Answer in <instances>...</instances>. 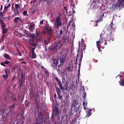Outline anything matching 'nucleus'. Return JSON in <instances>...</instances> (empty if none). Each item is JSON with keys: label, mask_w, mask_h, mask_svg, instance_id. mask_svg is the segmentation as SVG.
<instances>
[{"label": "nucleus", "mask_w": 124, "mask_h": 124, "mask_svg": "<svg viewBox=\"0 0 124 124\" xmlns=\"http://www.w3.org/2000/svg\"><path fill=\"white\" fill-rule=\"evenodd\" d=\"M43 117H44L43 114H42V113L41 112H40L38 114V118H37V120H35L34 121V124H42V123L43 122Z\"/></svg>", "instance_id": "obj_10"}, {"label": "nucleus", "mask_w": 124, "mask_h": 124, "mask_svg": "<svg viewBox=\"0 0 124 124\" xmlns=\"http://www.w3.org/2000/svg\"><path fill=\"white\" fill-rule=\"evenodd\" d=\"M56 117H58V119L60 117V111L59 110V108L57 107L54 108L52 111V113L51 115L52 122H54V121H55V118H56Z\"/></svg>", "instance_id": "obj_6"}, {"label": "nucleus", "mask_w": 124, "mask_h": 124, "mask_svg": "<svg viewBox=\"0 0 124 124\" xmlns=\"http://www.w3.org/2000/svg\"><path fill=\"white\" fill-rule=\"evenodd\" d=\"M1 65H2L3 66H6V65H5V63H4V62H1Z\"/></svg>", "instance_id": "obj_51"}, {"label": "nucleus", "mask_w": 124, "mask_h": 124, "mask_svg": "<svg viewBox=\"0 0 124 124\" xmlns=\"http://www.w3.org/2000/svg\"><path fill=\"white\" fill-rule=\"evenodd\" d=\"M16 10H18L19 8H20V5L19 4H16L15 5Z\"/></svg>", "instance_id": "obj_38"}, {"label": "nucleus", "mask_w": 124, "mask_h": 124, "mask_svg": "<svg viewBox=\"0 0 124 124\" xmlns=\"http://www.w3.org/2000/svg\"><path fill=\"white\" fill-rule=\"evenodd\" d=\"M103 38H100L98 41L96 42L97 48H99L100 45L103 43Z\"/></svg>", "instance_id": "obj_13"}, {"label": "nucleus", "mask_w": 124, "mask_h": 124, "mask_svg": "<svg viewBox=\"0 0 124 124\" xmlns=\"http://www.w3.org/2000/svg\"><path fill=\"white\" fill-rule=\"evenodd\" d=\"M26 75L24 74H23V72L21 73V79H19V81H22V82H24L25 83V81H26Z\"/></svg>", "instance_id": "obj_14"}, {"label": "nucleus", "mask_w": 124, "mask_h": 124, "mask_svg": "<svg viewBox=\"0 0 124 124\" xmlns=\"http://www.w3.org/2000/svg\"><path fill=\"white\" fill-rule=\"evenodd\" d=\"M123 7H124V0H118V2L112 5L111 9L112 10H117L119 8V10H121V8Z\"/></svg>", "instance_id": "obj_4"}, {"label": "nucleus", "mask_w": 124, "mask_h": 124, "mask_svg": "<svg viewBox=\"0 0 124 124\" xmlns=\"http://www.w3.org/2000/svg\"><path fill=\"white\" fill-rule=\"evenodd\" d=\"M16 105V104H14L13 105H11L9 107V109H10L11 110H13V109H14V108H15V106Z\"/></svg>", "instance_id": "obj_34"}, {"label": "nucleus", "mask_w": 124, "mask_h": 124, "mask_svg": "<svg viewBox=\"0 0 124 124\" xmlns=\"http://www.w3.org/2000/svg\"><path fill=\"white\" fill-rule=\"evenodd\" d=\"M53 31L52 28H50L49 26H46L45 27V30L43 32L44 34H47V33H50Z\"/></svg>", "instance_id": "obj_12"}, {"label": "nucleus", "mask_w": 124, "mask_h": 124, "mask_svg": "<svg viewBox=\"0 0 124 124\" xmlns=\"http://www.w3.org/2000/svg\"><path fill=\"white\" fill-rule=\"evenodd\" d=\"M73 103L74 104V106L75 107V106H76V105H77V103L76 102H75V101H73Z\"/></svg>", "instance_id": "obj_59"}, {"label": "nucleus", "mask_w": 124, "mask_h": 124, "mask_svg": "<svg viewBox=\"0 0 124 124\" xmlns=\"http://www.w3.org/2000/svg\"><path fill=\"white\" fill-rule=\"evenodd\" d=\"M36 2L34 0L31 1V3H35Z\"/></svg>", "instance_id": "obj_61"}, {"label": "nucleus", "mask_w": 124, "mask_h": 124, "mask_svg": "<svg viewBox=\"0 0 124 124\" xmlns=\"http://www.w3.org/2000/svg\"><path fill=\"white\" fill-rule=\"evenodd\" d=\"M58 96V99L59 100H61L62 98V96L61 95V93H57Z\"/></svg>", "instance_id": "obj_36"}, {"label": "nucleus", "mask_w": 124, "mask_h": 124, "mask_svg": "<svg viewBox=\"0 0 124 124\" xmlns=\"http://www.w3.org/2000/svg\"><path fill=\"white\" fill-rule=\"evenodd\" d=\"M34 50H35V47L34 48H31L32 59H35V58H36V54L34 53Z\"/></svg>", "instance_id": "obj_16"}, {"label": "nucleus", "mask_w": 124, "mask_h": 124, "mask_svg": "<svg viewBox=\"0 0 124 124\" xmlns=\"http://www.w3.org/2000/svg\"><path fill=\"white\" fill-rule=\"evenodd\" d=\"M91 7L93 8V9L96 8V3H93L91 5Z\"/></svg>", "instance_id": "obj_32"}, {"label": "nucleus", "mask_w": 124, "mask_h": 124, "mask_svg": "<svg viewBox=\"0 0 124 124\" xmlns=\"http://www.w3.org/2000/svg\"><path fill=\"white\" fill-rule=\"evenodd\" d=\"M71 24V22L69 21L67 25V29H68L69 28V27L70 26V24Z\"/></svg>", "instance_id": "obj_46"}, {"label": "nucleus", "mask_w": 124, "mask_h": 124, "mask_svg": "<svg viewBox=\"0 0 124 124\" xmlns=\"http://www.w3.org/2000/svg\"><path fill=\"white\" fill-rule=\"evenodd\" d=\"M4 13V14H5V13H6V10H5V9L4 8L3 11V14Z\"/></svg>", "instance_id": "obj_64"}, {"label": "nucleus", "mask_w": 124, "mask_h": 124, "mask_svg": "<svg viewBox=\"0 0 124 124\" xmlns=\"http://www.w3.org/2000/svg\"><path fill=\"white\" fill-rule=\"evenodd\" d=\"M20 21V22H22V19L20 18L19 17H16L14 19V22L15 23V24H18V21Z\"/></svg>", "instance_id": "obj_19"}, {"label": "nucleus", "mask_w": 124, "mask_h": 124, "mask_svg": "<svg viewBox=\"0 0 124 124\" xmlns=\"http://www.w3.org/2000/svg\"><path fill=\"white\" fill-rule=\"evenodd\" d=\"M83 98H84V99H86V97H87V94L86 93V92H84L83 93Z\"/></svg>", "instance_id": "obj_40"}, {"label": "nucleus", "mask_w": 124, "mask_h": 124, "mask_svg": "<svg viewBox=\"0 0 124 124\" xmlns=\"http://www.w3.org/2000/svg\"><path fill=\"white\" fill-rule=\"evenodd\" d=\"M63 31H64V28H62L59 32V36H62L63 34Z\"/></svg>", "instance_id": "obj_26"}, {"label": "nucleus", "mask_w": 124, "mask_h": 124, "mask_svg": "<svg viewBox=\"0 0 124 124\" xmlns=\"http://www.w3.org/2000/svg\"><path fill=\"white\" fill-rule=\"evenodd\" d=\"M4 57L5 58V59H6L7 60H11L12 58L10 57V56H9V55L7 54H5L4 55Z\"/></svg>", "instance_id": "obj_27"}, {"label": "nucleus", "mask_w": 124, "mask_h": 124, "mask_svg": "<svg viewBox=\"0 0 124 124\" xmlns=\"http://www.w3.org/2000/svg\"><path fill=\"white\" fill-rule=\"evenodd\" d=\"M120 85L121 86H124V79H123V80L121 81Z\"/></svg>", "instance_id": "obj_47"}, {"label": "nucleus", "mask_w": 124, "mask_h": 124, "mask_svg": "<svg viewBox=\"0 0 124 124\" xmlns=\"http://www.w3.org/2000/svg\"><path fill=\"white\" fill-rule=\"evenodd\" d=\"M48 37L47 38L49 41H51L52 40V37H53V33H48L47 34Z\"/></svg>", "instance_id": "obj_18"}, {"label": "nucleus", "mask_w": 124, "mask_h": 124, "mask_svg": "<svg viewBox=\"0 0 124 124\" xmlns=\"http://www.w3.org/2000/svg\"><path fill=\"white\" fill-rule=\"evenodd\" d=\"M62 25V19H61L60 16H57L56 19V21L54 22V27L56 29H60Z\"/></svg>", "instance_id": "obj_9"}, {"label": "nucleus", "mask_w": 124, "mask_h": 124, "mask_svg": "<svg viewBox=\"0 0 124 124\" xmlns=\"http://www.w3.org/2000/svg\"><path fill=\"white\" fill-rule=\"evenodd\" d=\"M66 69L68 72H72V68L70 65H69V66L66 68Z\"/></svg>", "instance_id": "obj_24"}, {"label": "nucleus", "mask_w": 124, "mask_h": 124, "mask_svg": "<svg viewBox=\"0 0 124 124\" xmlns=\"http://www.w3.org/2000/svg\"><path fill=\"white\" fill-rule=\"evenodd\" d=\"M3 49H4V46L1 47V48L0 49V52L2 51V50H3Z\"/></svg>", "instance_id": "obj_58"}, {"label": "nucleus", "mask_w": 124, "mask_h": 124, "mask_svg": "<svg viewBox=\"0 0 124 124\" xmlns=\"http://www.w3.org/2000/svg\"><path fill=\"white\" fill-rule=\"evenodd\" d=\"M56 91L57 93H62L61 89H60V88L58 87H56Z\"/></svg>", "instance_id": "obj_28"}, {"label": "nucleus", "mask_w": 124, "mask_h": 124, "mask_svg": "<svg viewBox=\"0 0 124 124\" xmlns=\"http://www.w3.org/2000/svg\"><path fill=\"white\" fill-rule=\"evenodd\" d=\"M23 83L24 81H20L19 83V92H21V89L22 88V86H23Z\"/></svg>", "instance_id": "obj_30"}, {"label": "nucleus", "mask_w": 124, "mask_h": 124, "mask_svg": "<svg viewBox=\"0 0 124 124\" xmlns=\"http://www.w3.org/2000/svg\"><path fill=\"white\" fill-rule=\"evenodd\" d=\"M10 7V4H8V6L4 7L5 10H7Z\"/></svg>", "instance_id": "obj_41"}, {"label": "nucleus", "mask_w": 124, "mask_h": 124, "mask_svg": "<svg viewBox=\"0 0 124 124\" xmlns=\"http://www.w3.org/2000/svg\"><path fill=\"white\" fill-rule=\"evenodd\" d=\"M65 117V113L63 114L61 117V122H62V120Z\"/></svg>", "instance_id": "obj_43"}, {"label": "nucleus", "mask_w": 124, "mask_h": 124, "mask_svg": "<svg viewBox=\"0 0 124 124\" xmlns=\"http://www.w3.org/2000/svg\"><path fill=\"white\" fill-rule=\"evenodd\" d=\"M69 120H70V116L66 115V119L65 120V122H66L65 124H68V123H69Z\"/></svg>", "instance_id": "obj_20"}, {"label": "nucleus", "mask_w": 124, "mask_h": 124, "mask_svg": "<svg viewBox=\"0 0 124 124\" xmlns=\"http://www.w3.org/2000/svg\"><path fill=\"white\" fill-rule=\"evenodd\" d=\"M4 62L5 64H8V63H9V61H5Z\"/></svg>", "instance_id": "obj_54"}, {"label": "nucleus", "mask_w": 124, "mask_h": 124, "mask_svg": "<svg viewBox=\"0 0 124 124\" xmlns=\"http://www.w3.org/2000/svg\"><path fill=\"white\" fill-rule=\"evenodd\" d=\"M15 78H16V77H15V76H14L13 77V78H12V79H11L12 82H13V80H15Z\"/></svg>", "instance_id": "obj_52"}, {"label": "nucleus", "mask_w": 124, "mask_h": 124, "mask_svg": "<svg viewBox=\"0 0 124 124\" xmlns=\"http://www.w3.org/2000/svg\"><path fill=\"white\" fill-rule=\"evenodd\" d=\"M1 27L2 28V30L4 29L6 27V24L5 23H2V24H1Z\"/></svg>", "instance_id": "obj_35"}, {"label": "nucleus", "mask_w": 124, "mask_h": 124, "mask_svg": "<svg viewBox=\"0 0 124 124\" xmlns=\"http://www.w3.org/2000/svg\"><path fill=\"white\" fill-rule=\"evenodd\" d=\"M30 35L31 37H32V39H34L35 38V35H34L33 34H30Z\"/></svg>", "instance_id": "obj_42"}, {"label": "nucleus", "mask_w": 124, "mask_h": 124, "mask_svg": "<svg viewBox=\"0 0 124 124\" xmlns=\"http://www.w3.org/2000/svg\"><path fill=\"white\" fill-rule=\"evenodd\" d=\"M83 106L84 107V109H87V107L88 106V102H87V100H83Z\"/></svg>", "instance_id": "obj_21"}, {"label": "nucleus", "mask_w": 124, "mask_h": 124, "mask_svg": "<svg viewBox=\"0 0 124 124\" xmlns=\"http://www.w3.org/2000/svg\"><path fill=\"white\" fill-rule=\"evenodd\" d=\"M34 29V24L33 23H32L30 25V30L33 31Z\"/></svg>", "instance_id": "obj_33"}, {"label": "nucleus", "mask_w": 124, "mask_h": 124, "mask_svg": "<svg viewBox=\"0 0 124 124\" xmlns=\"http://www.w3.org/2000/svg\"><path fill=\"white\" fill-rule=\"evenodd\" d=\"M5 75H3V78L4 80H7L8 79V76L10 74V70L8 69V68H6L5 69Z\"/></svg>", "instance_id": "obj_11"}, {"label": "nucleus", "mask_w": 124, "mask_h": 124, "mask_svg": "<svg viewBox=\"0 0 124 124\" xmlns=\"http://www.w3.org/2000/svg\"><path fill=\"white\" fill-rule=\"evenodd\" d=\"M23 15H24V16H27V15H28V12L27 11H24L23 12Z\"/></svg>", "instance_id": "obj_45"}, {"label": "nucleus", "mask_w": 124, "mask_h": 124, "mask_svg": "<svg viewBox=\"0 0 124 124\" xmlns=\"http://www.w3.org/2000/svg\"><path fill=\"white\" fill-rule=\"evenodd\" d=\"M40 25H44V22H43V20L41 21L40 22Z\"/></svg>", "instance_id": "obj_60"}, {"label": "nucleus", "mask_w": 124, "mask_h": 124, "mask_svg": "<svg viewBox=\"0 0 124 124\" xmlns=\"http://www.w3.org/2000/svg\"><path fill=\"white\" fill-rule=\"evenodd\" d=\"M1 121H2L3 122L4 121H5V117L4 116V115H2V117L1 118Z\"/></svg>", "instance_id": "obj_44"}, {"label": "nucleus", "mask_w": 124, "mask_h": 124, "mask_svg": "<svg viewBox=\"0 0 124 124\" xmlns=\"http://www.w3.org/2000/svg\"><path fill=\"white\" fill-rule=\"evenodd\" d=\"M16 100H17V98L16 97H15L13 100V101H16Z\"/></svg>", "instance_id": "obj_63"}, {"label": "nucleus", "mask_w": 124, "mask_h": 124, "mask_svg": "<svg viewBox=\"0 0 124 124\" xmlns=\"http://www.w3.org/2000/svg\"><path fill=\"white\" fill-rule=\"evenodd\" d=\"M29 43L31 44V46H33L34 47H35L36 45L35 44H34V39L29 40Z\"/></svg>", "instance_id": "obj_17"}, {"label": "nucleus", "mask_w": 124, "mask_h": 124, "mask_svg": "<svg viewBox=\"0 0 124 124\" xmlns=\"http://www.w3.org/2000/svg\"><path fill=\"white\" fill-rule=\"evenodd\" d=\"M62 45H63V43H62V42L59 41L51 47L50 49L51 50V51H58V50H59L60 48L62 46Z\"/></svg>", "instance_id": "obj_7"}, {"label": "nucleus", "mask_w": 124, "mask_h": 124, "mask_svg": "<svg viewBox=\"0 0 124 124\" xmlns=\"http://www.w3.org/2000/svg\"><path fill=\"white\" fill-rule=\"evenodd\" d=\"M104 17V14H103L102 15H101L99 17V19H97L95 22L96 25H95V27H97V23H99L101 20V18Z\"/></svg>", "instance_id": "obj_15"}, {"label": "nucleus", "mask_w": 124, "mask_h": 124, "mask_svg": "<svg viewBox=\"0 0 124 124\" xmlns=\"http://www.w3.org/2000/svg\"><path fill=\"white\" fill-rule=\"evenodd\" d=\"M7 31H8L7 28L6 29L5 28L4 29H2V33H3V34H5L6 33H7Z\"/></svg>", "instance_id": "obj_31"}, {"label": "nucleus", "mask_w": 124, "mask_h": 124, "mask_svg": "<svg viewBox=\"0 0 124 124\" xmlns=\"http://www.w3.org/2000/svg\"><path fill=\"white\" fill-rule=\"evenodd\" d=\"M30 97L32 99H34V100L35 101V105H36V108L38 111H39V108H38V106H39L38 102L39 101V99H40V95L38 94V93L35 94L33 92L30 93Z\"/></svg>", "instance_id": "obj_3"}, {"label": "nucleus", "mask_w": 124, "mask_h": 124, "mask_svg": "<svg viewBox=\"0 0 124 124\" xmlns=\"http://www.w3.org/2000/svg\"><path fill=\"white\" fill-rule=\"evenodd\" d=\"M55 79L56 80L57 82H58V86H59L60 90L62 91V92H63V91H67V88H68L67 82H63V80H62V83L58 77L55 78Z\"/></svg>", "instance_id": "obj_2"}, {"label": "nucleus", "mask_w": 124, "mask_h": 124, "mask_svg": "<svg viewBox=\"0 0 124 124\" xmlns=\"http://www.w3.org/2000/svg\"><path fill=\"white\" fill-rule=\"evenodd\" d=\"M102 42H103V43H104V45H105V46L107 45V41H106V40H105L103 39Z\"/></svg>", "instance_id": "obj_48"}, {"label": "nucleus", "mask_w": 124, "mask_h": 124, "mask_svg": "<svg viewBox=\"0 0 124 124\" xmlns=\"http://www.w3.org/2000/svg\"><path fill=\"white\" fill-rule=\"evenodd\" d=\"M6 37V35L4 34L1 35V38H0V42H3L4 41V38Z\"/></svg>", "instance_id": "obj_22"}, {"label": "nucleus", "mask_w": 124, "mask_h": 124, "mask_svg": "<svg viewBox=\"0 0 124 124\" xmlns=\"http://www.w3.org/2000/svg\"><path fill=\"white\" fill-rule=\"evenodd\" d=\"M81 92L82 93H86V90H85V88L84 87H82V89L81 90Z\"/></svg>", "instance_id": "obj_49"}, {"label": "nucleus", "mask_w": 124, "mask_h": 124, "mask_svg": "<svg viewBox=\"0 0 124 124\" xmlns=\"http://www.w3.org/2000/svg\"><path fill=\"white\" fill-rule=\"evenodd\" d=\"M0 22L1 25L2 24H3V23H4L3 21H2V19H0Z\"/></svg>", "instance_id": "obj_62"}, {"label": "nucleus", "mask_w": 124, "mask_h": 124, "mask_svg": "<svg viewBox=\"0 0 124 124\" xmlns=\"http://www.w3.org/2000/svg\"><path fill=\"white\" fill-rule=\"evenodd\" d=\"M62 41L64 43H65V41H66V36L65 35H63L62 38Z\"/></svg>", "instance_id": "obj_37"}, {"label": "nucleus", "mask_w": 124, "mask_h": 124, "mask_svg": "<svg viewBox=\"0 0 124 124\" xmlns=\"http://www.w3.org/2000/svg\"><path fill=\"white\" fill-rule=\"evenodd\" d=\"M16 12L15 13V15H18V14H20V12H19L18 10H16Z\"/></svg>", "instance_id": "obj_50"}, {"label": "nucleus", "mask_w": 124, "mask_h": 124, "mask_svg": "<svg viewBox=\"0 0 124 124\" xmlns=\"http://www.w3.org/2000/svg\"><path fill=\"white\" fill-rule=\"evenodd\" d=\"M21 63H22V64H26L27 62H26L25 61H23L22 62H21Z\"/></svg>", "instance_id": "obj_57"}, {"label": "nucleus", "mask_w": 124, "mask_h": 124, "mask_svg": "<svg viewBox=\"0 0 124 124\" xmlns=\"http://www.w3.org/2000/svg\"><path fill=\"white\" fill-rule=\"evenodd\" d=\"M92 111H93V109H88V111L87 112L86 117H89L92 115Z\"/></svg>", "instance_id": "obj_25"}, {"label": "nucleus", "mask_w": 124, "mask_h": 124, "mask_svg": "<svg viewBox=\"0 0 124 124\" xmlns=\"http://www.w3.org/2000/svg\"><path fill=\"white\" fill-rule=\"evenodd\" d=\"M108 31H107V38L108 40H113V37L114 36L113 34H112V30H113V22H111L109 25L108 26Z\"/></svg>", "instance_id": "obj_5"}, {"label": "nucleus", "mask_w": 124, "mask_h": 124, "mask_svg": "<svg viewBox=\"0 0 124 124\" xmlns=\"http://www.w3.org/2000/svg\"><path fill=\"white\" fill-rule=\"evenodd\" d=\"M56 91L57 93H62L61 89H60V88L58 87H56Z\"/></svg>", "instance_id": "obj_29"}, {"label": "nucleus", "mask_w": 124, "mask_h": 124, "mask_svg": "<svg viewBox=\"0 0 124 124\" xmlns=\"http://www.w3.org/2000/svg\"><path fill=\"white\" fill-rule=\"evenodd\" d=\"M83 50H85V48H81V51H80V49H78V54L75 63V65H77V64H78V57H79V55H80V62H79V65L81 64V62H82V59L83 58V52H84Z\"/></svg>", "instance_id": "obj_8"}, {"label": "nucleus", "mask_w": 124, "mask_h": 124, "mask_svg": "<svg viewBox=\"0 0 124 124\" xmlns=\"http://www.w3.org/2000/svg\"><path fill=\"white\" fill-rule=\"evenodd\" d=\"M69 97V96H68V97H67V95H66L65 99L63 101V103H64V104H65H65H67V102H68V98Z\"/></svg>", "instance_id": "obj_23"}, {"label": "nucleus", "mask_w": 124, "mask_h": 124, "mask_svg": "<svg viewBox=\"0 0 124 124\" xmlns=\"http://www.w3.org/2000/svg\"><path fill=\"white\" fill-rule=\"evenodd\" d=\"M0 16H3V13H2V12H0Z\"/></svg>", "instance_id": "obj_55"}, {"label": "nucleus", "mask_w": 124, "mask_h": 124, "mask_svg": "<svg viewBox=\"0 0 124 124\" xmlns=\"http://www.w3.org/2000/svg\"><path fill=\"white\" fill-rule=\"evenodd\" d=\"M16 69V68H15V67H13L12 68V71L14 72V71H15Z\"/></svg>", "instance_id": "obj_53"}, {"label": "nucleus", "mask_w": 124, "mask_h": 124, "mask_svg": "<svg viewBox=\"0 0 124 124\" xmlns=\"http://www.w3.org/2000/svg\"><path fill=\"white\" fill-rule=\"evenodd\" d=\"M46 2H47V4H51V1H48V0H47V1H46Z\"/></svg>", "instance_id": "obj_56"}, {"label": "nucleus", "mask_w": 124, "mask_h": 124, "mask_svg": "<svg viewBox=\"0 0 124 124\" xmlns=\"http://www.w3.org/2000/svg\"><path fill=\"white\" fill-rule=\"evenodd\" d=\"M25 116H22L21 121H22V124H24L25 123Z\"/></svg>", "instance_id": "obj_39"}, {"label": "nucleus", "mask_w": 124, "mask_h": 124, "mask_svg": "<svg viewBox=\"0 0 124 124\" xmlns=\"http://www.w3.org/2000/svg\"><path fill=\"white\" fill-rule=\"evenodd\" d=\"M66 57V54H62L60 56V64H59V59H53L52 60V66L54 68H57V71H61V69H62V65L64 63V62L65 61V57Z\"/></svg>", "instance_id": "obj_1"}]
</instances>
